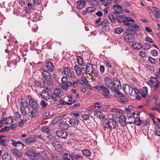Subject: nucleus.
<instances>
[{
    "mask_svg": "<svg viewBox=\"0 0 160 160\" xmlns=\"http://www.w3.org/2000/svg\"><path fill=\"white\" fill-rule=\"evenodd\" d=\"M116 126V122L113 118H110L106 122L104 125L105 128H109L110 129L114 128Z\"/></svg>",
    "mask_w": 160,
    "mask_h": 160,
    "instance_id": "f257e3e1",
    "label": "nucleus"
},
{
    "mask_svg": "<svg viewBox=\"0 0 160 160\" xmlns=\"http://www.w3.org/2000/svg\"><path fill=\"white\" fill-rule=\"evenodd\" d=\"M123 38L125 41L127 42L132 43L135 41V39L134 36L130 34L125 33Z\"/></svg>",
    "mask_w": 160,
    "mask_h": 160,
    "instance_id": "f03ea898",
    "label": "nucleus"
},
{
    "mask_svg": "<svg viewBox=\"0 0 160 160\" xmlns=\"http://www.w3.org/2000/svg\"><path fill=\"white\" fill-rule=\"evenodd\" d=\"M123 89L126 94L132 95L133 89V88L130 85L126 84L123 85Z\"/></svg>",
    "mask_w": 160,
    "mask_h": 160,
    "instance_id": "7ed1b4c3",
    "label": "nucleus"
},
{
    "mask_svg": "<svg viewBox=\"0 0 160 160\" xmlns=\"http://www.w3.org/2000/svg\"><path fill=\"white\" fill-rule=\"evenodd\" d=\"M42 76L46 80L48 81H51L52 79V76L49 72L46 70H43L42 73Z\"/></svg>",
    "mask_w": 160,
    "mask_h": 160,
    "instance_id": "20e7f679",
    "label": "nucleus"
},
{
    "mask_svg": "<svg viewBox=\"0 0 160 160\" xmlns=\"http://www.w3.org/2000/svg\"><path fill=\"white\" fill-rule=\"evenodd\" d=\"M94 88L99 91H102L103 92L107 94H109L110 93L108 89L103 85H98V86H95Z\"/></svg>",
    "mask_w": 160,
    "mask_h": 160,
    "instance_id": "39448f33",
    "label": "nucleus"
},
{
    "mask_svg": "<svg viewBox=\"0 0 160 160\" xmlns=\"http://www.w3.org/2000/svg\"><path fill=\"white\" fill-rule=\"evenodd\" d=\"M104 82L105 85L110 88H113V81H112L110 78L105 77L104 78Z\"/></svg>",
    "mask_w": 160,
    "mask_h": 160,
    "instance_id": "423d86ee",
    "label": "nucleus"
},
{
    "mask_svg": "<svg viewBox=\"0 0 160 160\" xmlns=\"http://www.w3.org/2000/svg\"><path fill=\"white\" fill-rule=\"evenodd\" d=\"M29 104L31 108L34 109H36L38 108V105L35 100L31 98L29 99Z\"/></svg>",
    "mask_w": 160,
    "mask_h": 160,
    "instance_id": "0eeeda50",
    "label": "nucleus"
},
{
    "mask_svg": "<svg viewBox=\"0 0 160 160\" xmlns=\"http://www.w3.org/2000/svg\"><path fill=\"white\" fill-rule=\"evenodd\" d=\"M56 133L59 138H62L65 139L68 136L67 132L63 130L57 131Z\"/></svg>",
    "mask_w": 160,
    "mask_h": 160,
    "instance_id": "6e6552de",
    "label": "nucleus"
},
{
    "mask_svg": "<svg viewBox=\"0 0 160 160\" xmlns=\"http://www.w3.org/2000/svg\"><path fill=\"white\" fill-rule=\"evenodd\" d=\"M113 7L115 10V11L113 12V13L114 14H117L122 13V7L120 5L116 4L114 5Z\"/></svg>",
    "mask_w": 160,
    "mask_h": 160,
    "instance_id": "1a4fd4ad",
    "label": "nucleus"
},
{
    "mask_svg": "<svg viewBox=\"0 0 160 160\" xmlns=\"http://www.w3.org/2000/svg\"><path fill=\"white\" fill-rule=\"evenodd\" d=\"M96 9V8L94 7H89L86 8L85 11L82 12V15L85 16L87 13L94 12Z\"/></svg>",
    "mask_w": 160,
    "mask_h": 160,
    "instance_id": "9d476101",
    "label": "nucleus"
},
{
    "mask_svg": "<svg viewBox=\"0 0 160 160\" xmlns=\"http://www.w3.org/2000/svg\"><path fill=\"white\" fill-rule=\"evenodd\" d=\"M113 88L115 89H120L121 88V86L119 81L118 79L114 80L112 83Z\"/></svg>",
    "mask_w": 160,
    "mask_h": 160,
    "instance_id": "9b49d317",
    "label": "nucleus"
},
{
    "mask_svg": "<svg viewBox=\"0 0 160 160\" xmlns=\"http://www.w3.org/2000/svg\"><path fill=\"white\" fill-rule=\"evenodd\" d=\"M20 107L28 108L29 107V104L23 98H21L20 102Z\"/></svg>",
    "mask_w": 160,
    "mask_h": 160,
    "instance_id": "f8f14e48",
    "label": "nucleus"
},
{
    "mask_svg": "<svg viewBox=\"0 0 160 160\" xmlns=\"http://www.w3.org/2000/svg\"><path fill=\"white\" fill-rule=\"evenodd\" d=\"M40 95L43 99L46 100H48L50 98V96L48 92L46 90H43L40 93Z\"/></svg>",
    "mask_w": 160,
    "mask_h": 160,
    "instance_id": "ddd939ff",
    "label": "nucleus"
},
{
    "mask_svg": "<svg viewBox=\"0 0 160 160\" xmlns=\"http://www.w3.org/2000/svg\"><path fill=\"white\" fill-rule=\"evenodd\" d=\"M86 67L87 74L90 75L93 73V66L92 64L90 63H88L87 64Z\"/></svg>",
    "mask_w": 160,
    "mask_h": 160,
    "instance_id": "4468645a",
    "label": "nucleus"
},
{
    "mask_svg": "<svg viewBox=\"0 0 160 160\" xmlns=\"http://www.w3.org/2000/svg\"><path fill=\"white\" fill-rule=\"evenodd\" d=\"M94 115L95 117L103 119L105 118L104 115L103 113L98 110H96L94 112Z\"/></svg>",
    "mask_w": 160,
    "mask_h": 160,
    "instance_id": "2eb2a0df",
    "label": "nucleus"
},
{
    "mask_svg": "<svg viewBox=\"0 0 160 160\" xmlns=\"http://www.w3.org/2000/svg\"><path fill=\"white\" fill-rule=\"evenodd\" d=\"M86 3V1L83 0H79L77 2V7L79 9H82L85 7V4Z\"/></svg>",
    "mask_w": 160,
    "mask_h": 160,
    "instance_id": "dca6fc26",
    "label": "nucleus"
},
{
    "mask_svg": "<svg viewBox=\"0 0 160 160\" xmlns=\"http://www.w3.org/2000/svg\"><path fill=\"white\" fill-rule=\"evenodd\" d=\"M139 28L138 25L133 23L131 26L128 27V31L130 32H136L138 30Z\"/></svg>",
    "mask_w": 160,
    "mask_h": 160,
    "instance_id": "f3484780",
    "label": "nucleus"
},
{
    "mask_svg": "<svg viewBox=\"0 0 160 160\" xmlns=\"http://www.w3.org/2000/svg\"><path fill=\"white\" fill-rule=\"evenodd\" d=\"M79 122V121L76 118L70 119L69 121V124L72 126L77 125Z\"/></svg>",
    "mask_w": 160,
    "mask_h": 160,
    "instance_id": "a211bd4d",
    "label": "nucleus"
},
{
    "mask_svg": "<svg viewBox=\"0 0 160 160\" xmlns=\"http://www.w3.org/2000/svg\"><path fill=\"white\" fill-rule=\"evenodd\" d=\"M132 47L134 49L138 50L141 49L142 48V45L141 43L135 42L132 43Z\"/></svg>",
    "mask_w": 160,
    "mask_h": 160,
    "instance_id": "6ab92c4d",
    "label": "nucleus"
},
{
    "mask_svg": "<svg viewBox=\"0 0 160 160\" xmlns=\"http://www.w3.org/2000/svg\"><path fill=\"white\" fill-rule=\"evenodd\" d=\"M62 72L69 78H70L72 77V74L71 70L68 68H65L63 70Z\"/></svg>",
    "mask_w": 160,
    "mask_h": 160,
    "instance_id": "aec40b11",
    "label": "nucleus"
},
{
    "mask_svg": "<svg viewBox=\"0 0 160 160\" xmlns=\"http://www.w3.org/2000/svg\"><path fill=\"white\" fill-rule=\"evenodd\" d=\"M11 152L13 155L16 156L18 157H20L21 156V153L19 151V150L17 148H15L11 149Z\"/></svg>",
    "mask_w": 160,
    "mask_h": 160,
    "instance_id": "412c9836",
    "label": "nucleus"
},
{
    "mask_svg": "<svg viewBox=\"0 0 160 160\" xmlns=\"http://www.w3.org/2000/svg\"><path fill=\"white\" fill-rule=\"evenodd\" d=\"M69 125L66 122L62 121L59 123V126L64 130H67L69 127Z\"/></svg>",
    "mask_w": 160,
    "mask_h": 160,
    "instance_id": "4be33fe9",
    "label": "nucleus"
},
{
    "mask_svg": "<svg viewBox=\"0 0 160 160\" xmlns=\"http://www.w3.org/2000/svg\"><path fill=\"white\" fill-rule=\"evenodd\" d=\"M46 66L49 72H52L53 71L54 67L52 63L51 62H48L46 63Z\"/></svg>",
    "mask_w": 160,
    "mask_h": 160,
    "instance_id": "5701e85b",
    "label": "nucleus"
},
{
    "mask_svg": "<svg viewBox=\"0 0 160 160\" xmlns=\"http://www.w3.org/2000/svg\"><path fill=\"white\" fill-rule=\"evenodd\" d=\"M72 82L68 81L67 83H64L61 84L62 87L63 89L65 90H67L68 89V87L72 85Z\"/></svg>",
    "mask_w": 160,
    "mask_h": 160,
    "instance_id": "b1692460",
    "label": "nucleus"
},
{
    "mask_svg": "<svg viewBox=\"0 0 160 160\" xmlns=\"http://www.w3.org/2000/svg\"><path fill=\"white\" fill-rule=\"evenodd\" d=\"M66 116V115H64L62 116H59L56 117L52 121V124H55L57 122H59L60 120H62L63 118Z\"/></svg>",
    "mask_w": 160,
    "mask_h": 160,
    "instance_id": "393cba45",
    "label": "nucleus"
},
{
    "mask_svg": "<svg viewBox=\"0 0 160 160\" xmlns=\"http://www.w3.org/2000/svg\"><path fill=\"white\" fill-rule=\"evenodd\" d=\"M74 70L77 76H80L81 73V68L78 65H75L74 67Z\"/></svg>",
    "mask_w": 160,
    "mask_h": 160,
    "instance_id": "a878e982",
    "label": "nucleus"
},
{
    "mask_svg": "<svg viewBox=\"0 0 160 160\" xmlns=\"http://www.w3.org/2000/svg\"><path fill=\"white\" fill-rule=\"evenodd\" d=\"M135 21L132 18L129 17H126L124 20L123 22L126 26L128 25L129 22H134Z\"/></svg>",
    "mask_w": 160,
    "mask_h": 160,
    "instance_id": "bb28decb",
    "label": "nucleus"
},
{
    "mask_svg": "<svg viewBox=\"0 0 160 160\" xmlns=\"http://www.w3.org/2000/svg\"><path fill=\"white\" fill-rule=\"evenodd\" d=\"M54 147L55 150H56L57 152H61L63 149L62 146L60 144H55L54 146Z\"/></svg>",
    "mask_w": 160,
    "mask_h": 160,
    "instance_id": "cd10ccee",
    "label": "nucleus"
},
{
    "mask_svg": "<svg viewBox=\"0 0 160 160\" xmlns=\"http://www.w3.org/2000/svg\"><path fill=\"white\" fill-rule=\"evenodd\" d=\"M26 154L28 156H30L35 158H37L38 156L36 155V153L32 150H28L26 152Z\"/></svg>",
    "mask_w": 160,
    "mask_h": 160,
    "instance_id": "c85d7f7f",
    "label": "nucleus"
},
{
    "mask_svg": "<svg viewBox=\"0 0 160 160\" xmlns=\"http://www.w3.org/2000/svg\"><path fill=\"white\" fill-rule=\"evenodd\" d=\"M126 17L124 15H122L116 16V20L119 22H123Z\"/></svg>",
    "mask_w": 160,
    "mask_h": 160,
    "instance_id": "c756f323",
    "label": "nucleus"
},
{
    "mask_svg": "<svg viewBox=\"0 0 160 160\" xmlns=\"http://www.w3.org/2000/svg\"><path fill=\"white\" fill-rule=\"evenodd\" d=\"M83 159L82 156L76 154H73L72 157V160H83Z\"/></svg>",
    "mask_w": 160,
    "mask_h": 160,
    "instance_id": "7c9ffc66",
    "label": "nucleus"
},
{
    "mask_svg": "<svg viewBox=\"0 0 160 160\" xmlns=\"http://www.w3.org/2000/svg\"><path fill=\"white\" fill-rule=\"evenodd\" d=\"M82 152L84 155L86 156L87 157H90L91 154L90 151L88 149H86L82 150Z\"/></svg>",
    "mask_w": 160,
    "mask_h": 160,
    "instance_id": "2f4dec72",
    "label": "nucleus"
},
{
    "mask_svg": "<svg viewBox=\"0 0 160 160\" xmlns=\"http://www.w3.org/2000/svg\"><path fill=\"white\" fill-rule=\"evenodd\" d=\"M62 92V90L59 88H56L54 90V92L53 93V94H55V95L58 96L60 98L59 95Z\"/></svg>",
    "mask_w": 160,
    "mask_h": 160,
    "instance_id": "473e14b6",
    "label": "nucleus"
},
{
    "mask_svg": "<svg viewBox=\"0 0 160 160\" xmlns=\"http://www.w3.org/2000/svg\"><path fill=\"white\" fill-rule=\"evenodd\" d=\"M25 141L27 143H32L35 141V139L34 136H30L29 138L25 140Z\"/></svg>",
    "mask_w": 160,
    "mask_h": 160,
    "instance_id": "72a5a7b5",
    "label": "nucleus"
},
{
    "mask_svg": "<svg viewBox=\"0 0 160 160\" xmlns=\"http://www.w3.org/2000/svg\"><path fill=\"white\" fill-rule=\"evenodd\" d=\"M108 21L107 20H104L103 21L101 22L99 25L101 26H103V28H105L106 27H109L108 25Z\"/></svg>",
    "mask_w": 160,
    "mask_h": 160,
    "instance_id": "f704fd0d",
    "label": "nucleus"
},
{
    "mask_svg": "<svg viewBox=\"0 0 160 160\" xmlns=\"http://www.w3.org/2000/svg\"><path fill=\"white\" fill-rule=\"evenodd\" d=\"M90 4L94 6H97L99 4V2L97 0H91L90 2Z\"/></svg>",
    "mask_w": 160,
    "mask_h": 160,
    "instance_id": "c9c22d12",
    "label": "nucleus"
},
{
    "mask_svg": "<svg viewBox=\"0 0 160 160\" xmlns=\"http://www.w3.org/2000/svg\"><path fill=\"white\" fill-rule=\"evenodd\" d=\"M3 160H11V158L10 155L7 153L3 154L2 156Z\"/></svg>",
    "mask_w": 160,
    "mask_h": 160,
    "instance_id": "e433bc0d",
    "label": "nucleus"
},
{
    "mask_svg": "<svg viewBox=\"0 0 160 160\" xmlns=\"http://www.w3.org/2000/svg\"><path fill=\"white\" fill-rule=\"evenodd\" d=\"M114 91V96L117 97H124V95L122 94L119 91L116 90Z\"/></svg>",
    "mask_w": 160,
    "mask_h": 160,
    "instance_id": "4c0bfd02",
    "label": "nucleus"
},
{
    "mask_svg": "<svg viewBox=\"0 0 160 160\" xmlns=\"http://www.w3.org/2000/svg\"><path fill=\"white\" fill-rule=\"evenodd\" d=\"M124 31L123 29L121 27L115 28L114 30V32L118 34H120Z\"/></svg>",
    "mask_w": 160,
    "mask_h": 160,
    "instance_id": "58836bf2",
    "label": "nucleus"
},
{
    "mask_svg": "<svg viewBox=\"0 0 160 160\" xmlns=\"http://www.w3.org/2000/svg\"><path fill=\"white\" fill-rule=\"evenodd\" d=\"M108 18L112 23H114L115 21V19L114 17L112 14L109 13L108 15Z\"/></svg>",
    "mask_w": 160,
    "mask_h": 160,
    "instance_id": "ea45409f",
    "label": "nucleus"
},
{
    "mask_svg": "<svg viewBox=\"0 0 160 160\" xmlns=\"http://www.w3.org/2000/svg\"><path fill=\"white\" fill-rule=\"evenodd\" d=\"M155 133L157 135L160 136V125H157L156 127Z\"/></svg>",
    "mask_w": 160,
    "mask_h": 160,
    "instance_id": "a19ab883",
    "label": "nucleus"
},
{
    "mask_svg": "<svg viewBox=\"0 0 160 160\" xmlns=\"http://www.w3.org/2000/svg\"><path fill=\"white\" fill-rule=\"evenodd\" d=\"M142 48L144 50H148L151 47V44L148 43H145L143 44Z\"/></svg>",
    "mask_w": 160,
    "mask_h": 160,
    "instance_id": "79ce46f5",
    "label": "nucleus"
},
{
    "mask_svg": "<svg viewBox=\"0 0 160 160\" xmlns=\"http://www.w3.org/2000/svg\"><path fill=\"white\" fill-rule=\"evenodd\" d=\"M10 141L12 142V146L14 147H18L19 146V144H20V142L18 141L16 142V141L14 140L11 139Z\"/></svg>",
    "mask_w": 160,
    "mask_h": 160,
    "instance_id": "37998d69",
    "label": "nucleus"
},
{
    "mask_svg": "<svg viewBox=\"0 0 160 160\" xmlns=\"http://www.w3.org/2000/svg\"><path fill=\"white\" fill-rule=\"evenodd\" d=\"M27 108H23L20 107V111L22 115L26 116L27 115H28V113H27L26 110V109Z\"/></svg>",
    "mask_w": 160,
    "mask_h": 160,
    "instance_id": "c03bdc74",
    "label": "nucleus"
},
{
    "mask_svg": "<svg viewBox=\"0 0 160 160\" xmlns=\"http://www.w3.org/2000/svg\"><path fill=\"white\" fill-rule=\"evenodd\" d=\"M12 122V118L11 117H8L6 118L5 123L6 124H11Z\"/></svg>",
    "mask_w": 160,
    "mask_h": 160,
    "instance_id": "a18cd8bd",
    "label": "nucleus"
},
{
    "mask_svg": "<svg viewBox=\"0 0 160 160\" xmlns=\"http://www.w3.org/2000/svg\"><path fill=\"white\" fill-rule=\"evenodd\" d=\"M42 132H45L46 133H49V132H50V130L48 128V127L47 126H45L43 127L42 129Z\"/></svg>",
    "mask_w": 160,
    "mask_h": 160,
    "instance_id": "49530a36",
    "label": "nucleus"
},
{
    "mask_svg": "<svg viewBox=\"0 0 160 160\" xmlns=\"http://www.w3.org/2000/svg\"><path fill=\"white\" fill-rule=\"evenodd\" d=\"M36 109H34L31 112H28V115L30 117H33L35 116L36 114Z\"/></svg>",
    "mask_w": 160,
    "mask_h": 160,
    "instance_id": "de8ad7c7",
    "label": "nucleus"
},
{
    "mask_svg": "<svg viewBox=\"0 0 160 160\" xmlns=\"http://www.w3.org/2000/svg\"><path fill=\"white\" fill-rule=\"evenodd\" d=\"M38 154L42 158H44L46 156V153L44 150H42L38 152Z\"/></svg>",
    "mask_w": 160,
    "mask_h": 160,
    "instance_id": "09e8293b",
    "label": "nucleus"
},
{
    "mask_svg": "<svg viewBox=\"0 0 160 160\" xmlns=\"http://www.w3.org/2000/svg\"><path fill=\"white\" fill-rule=\"evenodd\" d=\"M150 15L151 18L153 20L156 22L158 21V19L156 17L154 13H153V12H151Z\"/></svg>",
    "mask_w": 160,
    "mask_h": 160,
    "instance_id": "8fccbe9b",
    "label": "nucleus"
},
{
    "mask_svg": "<svg viewBox=\"0 0 160 160\" xmlns=\"http://www.w3.org/2000/svg\"><path fill=\"white\" fill-rule=\"evenodd\" d=\"M147 70L150 72L153 71L154 70V68L153 66L148 65L146 67Z\"/></svg>",
    "mask_w": 160,
    "mask_h": 160,
    "instance_id": "3c124183",
    "label": "nucleus"
},
{
    "mask_svg": "<svg viewBox=\"0 0 160 160\" xmlns=\"http://www.w3.org/2000/svg\"><path fill=\"white\" fill-rule=\"evenodd\" d=\"M78 63L79 65H82L83 63L82 58L80 56H78L77 58Z\"/></svg>",
    "mask_w": 160,
    "mask_h": 160,
    "instance_id": "603ef678",
    "label": "nucleus"
},
{
    "mask_svg": "<svg viewBox=\"0 0 160 160\" xmlns=\"http://www.w3.org/2000/svg\"><path fill=\"white\" fill-rule=\"evenodd\" d=\"M73 154H71L69 153H65L63 154V158H70L72 159Z\"/></svg>",
    "mask_w": 160,
    "mask_h": 160,
    "instance_id": "864d4df0",
    "label": "nucleus"
},
{
    "mask_svg": "<svg viewBox=\"0 0 160 160\" xmlns=\"http://www.w3.org/2000/svg\"><path fill=\"white\" fill-rule=\"evenodd\" d=\"M21 115L18 112H15L14 113V117L15 120H18L20 119Z\"/></svg>",
    "mask_w": 160,
    "mask_h": 160,
    "instance_id": "5fc2aeb1",
    "label": "nucleus"
},
{
    "mask_svg": "<svg viewBox=\"0 0 160 160\" xmlns=\"http://www.w3.org/2000/svg\"><path fill=\"white\" fill-rule=\"evenodd\" d=\"M81 73L82 74H87L86 68L85 65L83 66L82 68H81Z\"/></svg>",
    "mask_w": 160,
    "mask_h": 160,
    "instance_id": "6e6d98bb",
    "label": "nucleus"
},
{
    "mask_svg": "<svg viewBox=\"0 0 160 160\" xmlns=\"http://www.w3.org/2000/svg\"><path fill=\"white\" fill-rule=\"evenodd\" d=\"M120 123H121V122L124 121L125 122L126 121V117L125 116L123 115H120L119 118Z\"/></svg>",
    "mask_w": 160,
    "mask_h": 160,
    "instance_id": "4d7b16f0",
    "label": "nucleus"
},
{
    "mask_svg": "<svg viewBox=\"0 0 160 160\" xmlns=\"http://www.w3.org/2000/svg\"><path fill=\"white\" fill-rule=\"evenodd\" d=\"M134 122L136 125L138 126L140 125L141 124V121L139 118H137L134 120Z\"/></svg>",
    "mask_w": 160,
    "mask_h": 160,
    "instance_id": "13d9d810",
    "label": "nucleus"
},
{
    "mask_svg": "<svg viewBox=\"0 0 160 160\" xmlns=\"http://www.w3.org/2000/svg\"><path fill=\"white\" fill-rule=\"evenodd\" d=\"M104 63L106 67H108V68H111L112 67V65L110 64L109 60H105L104 61Z\"/></svg>",
    "mask_w": 160,
    "mask_h": 160,
    "instance_id": "bf43d9fd",
    "label": "nucleus"
},
{
    "mask_svg": "<svg viewBox=\"0 0 160 160\" xmlns=\"http://www.w3.org/2000/svg\"><path fill=\"white\" fill-rule=\"evenodd\" d=\"M9 129L10 128L9 127L6 126L0 130V132L8 131L9 130Z\"/></svg>",
    "mask_w": 160,
    "mask_h": 160,
    "instance_id": "052dcab7",
    "label": "nucleus"
},
{
    "mask_svg": "<svg viewBox=\"0 0 160 160\" xmlns=\"http://www.w3.org/2000/svg\"><path fill=\"white\" fill-rule=\"evenodd\" d=\"M82 117L83 119L85 120H87L89 119V115L86 114H83Z\"/></svg>",
    "mask_w": 160,
    "mask_h": 160,
    "instance_id": "680f3d73",
    "label": "nucleus"
},
{
    "mask_svg": "<svg viewBox=\"0 0 160 160\" xmlns=\"http://www.w3.org/2000/svg\"><path fill=\"white\" fill-rule=\"evenodd\" d=\"M68 80L67 77L63 76L62 78V83H66L67 82Z\"/></svg>",
    "mask_w": 160,
    "mask_h": 160,
    "instance_id": "e2e57ef3",
    "label": "nucleus"
},
{
    "mask_svg": "<svg viewBox=\"0 0 160 160\" xmlns=\"http://www.w3.org/2000/svg\"><path fill=\"white\" fill-rule=\"evenodd\" d=\"M40 104L43 108L46 107L47 106L45 101L44 100H42L41 101Z\"/></svg>",
    "mask_w": 160,
    "mask_h": 160,
    "instance_id": "0e129e2a",
    "label": "nucleus"
},
{
    "mask_svg": "<svg viewBox=\"0 0 160 160\" xmlns=\"http://www.w3.org/2000/svg\"><path fill=\"white\" fill-rule=\"evenodd\" d=\"M148 61L152 63H155L156 62L155 59L152 58V57H149L148 58Z\"/></svg>",
    "mask_w": 160,
    "mask_h": 160,
    "instance_id": "69168bd1",
    "label": "nucleus"
},
{
    "mask_svg": "<svg viewBox=\"0 0 160 160\" xmlns=\"http://www.w3.org/2000/svg\"><path fill=\"white\" fill-rule=\"evenodd\" d=\"M150 82L152 83H154L157 82V80L156 78L152 77L150 78Z\"/></svg>",
    "mask_w": 160,
    "mask_h": 160,
    "instance_id": "338daca9",
    "label": "nucleus"
},
{
    "mask_svg": "<svg viewBox=\"0 0 160 160\" xmlns=\"http://www.w3.org/2000/svg\"><path fill=\"white\" fill-rule=\"evenodd\" d=\"M100 70L101 73H102L105 71V67L103 65H100Z\"/></svg>",
    "mask_w": 160,
    "mask_h": 160,
    "instance_id": "774afa93",
    "label": "nucleus"
}]
</instances>
